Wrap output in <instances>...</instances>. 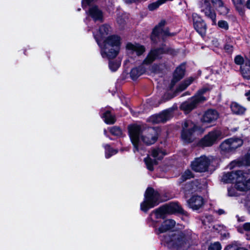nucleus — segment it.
Here are the masks:
<instances>
[{
  "instance_id": "f257e3e1",
  "label": "nucleus",
  "mask_w": 250,
  "mask_h": 250,
  "mask_svg": "<svg viewBox=\"0 0 250 250\" xmlns=\"http://www.w3.org/2000/svg\"><path fill=\"white\" fill-rule=\"evenodd\" d=\"M128 130L135 153L143 148L141 141L147 145H150L157 140L158 134L153 128L142 130L140 125H133L128 126Z\"/></svg>"
},
{
  "instance_id": "f03ea898",
  "label": "nucleus",
  "mask_w": 250,
  "mask_h": 250,
  "mask_svg": "<svg viewBox=\"0 0 250 250\" xmlns=\"http://www.w3.org/2000/svg\"><path fill=\"white\" fill-rule=\"evenodd\" d=\"M121 39L118 35H111L108 36L104 40V45L101 44V55L104 58L108 59L114 58L119 52Z\"/></svg>"
},
{
  "instance_id": "7ed1b4c3",
  "label": "nucleus",
  "mask_w": 250,
  "mask_h": 250,
  "mask_svg": "<svg viewBox=\"0 0 250 250\" xmlns=\"http://www.w3.org/2000/svg\"><path fill=\"white\" fill-rule=\"evenodd\" d=\"M164 242L169 248L176 250H187L189 245L187 237L182 232L174 233L170 237H165Z\"/></svg>"
},
{
  "instance_id": "20e7f679",
  "label": "nucleus",
  "mask_w": 250,
  "mask_h": 250,
  "mask_svg": "<svg viewBox=\"0 0 250 250\" xmlns=\"http://www.w3.org/2000/svg\"><path fill=\"white\" fill-rule=\"evenodd\" d=\"M160 194L153 188H148L145 194L144 201L141 204V209L146 212L149 208H152L160 203Z\"/></svg>"
},
{
  "instance_id": "39448f33",
  "label": "nucleus",
  "mask_w": 250,
  "mask_h": 250,
  "mask_svg": "<svg viewBox=\"0 0 250 250\" xmlns=\"http://www.w3.org/2000/svg\"><path fill=\"white\" fill-rule=\"evenodd\" d=\"M208 90L207 87L199 90L197 93L190 100L184 102L181 105V108L188 113L194 109L197 105L207 100V98L203 95Z\"/></svg>"
},
{
  "instance_id": "423d86ee",
  "label": "nucleus",
  "mask_w": 250,
  "mask_h": 250,
  "mask_svg": "<svg viewBox=\"0 0 250 250\" xmlns=\"http://www.w3.org/2000/svg\"><path fill=\"white\" fill-rule=\"evenodd\" d=\"M243 141L240 138L232 137L225 140L220 145L222 153H230L234 151L237 148L241 146Z\"/></svg>"
},
{
  "instance_id": "0eeeda50",
  "label": "nucleus",
  "mask_w": 250,
  "mask_h": 250,
  "mask_svg": "<svg viewBox=\"0 0 250 250\" xmlns=\"http://www.w3.org/2000/svg\"><path fill=\"white\" fill-rule=\"evenodd\" d=\"M182 127L181 137L183 140L186 143L193 141L194 134L197 129L196 125L191 121H186L183 125Z\"/></svg>"
},
{
  "instance_id": "6e6552de",
  "label": "nucleus",
  "mask_w": 250,
  "mask_h": 250,
  "mask_svg": "<svg viewBox=\"0 0 250 250\" xmlns=\"http://www.w3.org/2000/svg\"><path fill=\"white\" fill-rule=\"evenodd\" d=\"M213 158L212 157H206L202 156L199 158L195 159L191 163V167L192 169L199 172H203L208 170L210 164L212 162Z\"/></svg>"
},
{
  "instance_id": "1a4fd4ad",
  "label": "nucleus",
  "mask_w": 250,
  "mask_h": 250,
  "mask_svg": "<svg viewBox=\"0 0 250 250\" xmlns=\"http://www.w3.org/2000/svg\"><path fill=\"white\" fill-rule=\"evenodd\" d=\"M222 132L219 130H214L208 133L199 142V145L203 147L212 146L218 140L222 139Z\"/></svg>"
},
{
  "instance_id": "9d476101",
  "label": "nucleus",
  "mask_w": 250,
  "mask_h": 250,
  "mask_svg": "<svg viewBox=\"0 0 250 250\" xmlns=\"http://www.w3.org/2000/svg\"><path fill=\"white\" fill-rule=\"evenodd\" d=\"M165 155V153L159 148L152 149L151 156L153 157L154 159L149 156L144 159L147 168L150 171L153 170V166L158 164L157 160H161Z\"/></svg>"
},
{
  "instance_id": "9b49d317",
  "label": "nucleus",
  "mask_w": 250,
  "mask_h": 250,
  "mask_svg": "<svg viewBox=\"0 0 250 250\" xmlns=\"http://www.w3.org/2000/svg\"><path fill=\"white\" fill-rule=\"evenodd\" d=\"M206 187L207 183L205 180L201 181L197 180L186 183L183 188V190L185 194H188L202 189H205Z\"/></svg>"
},
{
  "instance_id": "f8f14e48",
  "label": "nucleus",
  "mask_w": 250,
  "mask_h": 250,
  "mask_svg": "<svg viewBox=\"0 0 250 250\" xmlns=\"http://www.w3.org/2000/svg\"><path fill=\"white\" fill-rule=\"evenodd\" d=\"M246 175L242 171H239V175L236 181V188L239 192H246L250 189V178L247 179Z\"/></svg>"
},
{
  "instance_id": "ddd939ff",
  "label": "nucleus",
  "mask_w": 250,
  "mask_h": 250,
  "mask_svg": "<svg viewBox=\"0 0 250 250\" xmlns=\"http://www.w3.org/2000/svg\"><path fill=\"white\" fill-rule=\"evenodd\" d=\"M166 24L165 21H162L157 26H155L153 30L151 39L154 42H156V38H163L165 36L171 35L167 29H164V25Z\"/></svg>"
},
{
  "instance_id": "4468645a",
  "label": "nucleus",
  "mask_w": 250,
  "mask_h": 250,
  "mask_svg": "<svg viewBox=\"0 0 250 250\" xmlns=\"http://www.w3.org/2000/svg\"><path fill=\"white\" fill-rule=\"evenodd\" d=\"M153 221V226L155 228V232L157 234H160L164 233L173 228L176 224V222L172 219H167L164 221L160 227L157 228L156 226V222Z\"/></svg>"
},
{
  "instance_id": "2eb2a0df",
  "label": "nucleus",
  "mask_w": 250,
  "mask_h": 250,
  "mask_svg": "<svg viewBox=\"0 0 250 250\" xmlns=\"http://www.w3.org/2000/svg\"><path fill=\"white\" fill-rule=\"evenodd\" d=\"M125 49L128 55H132L135 53L138 56L142 55L146 51V48L143 45L137 43H127Z\"/></svg>"
},
{
  "instance_id": "dca6fc26",
  "label": "nucleus",
  "mask_w": 250,
  "mask_h": 250,
  "mask_svg": "<svg viewBox=\"0 0 250 250\" xmlns=\"http://www.w3.org/2000/svg\"><path fill=\"white\" fill-rule=\"evenodd\" d=\"M112 32L110 26L104 24L101 26L96 34H94V37L99 46H101L100 42L103 40L107 35Z\"/></svg>"
},
{
  "instance_id": "f3484780",
  "label": "nucleus",
  "mask_w": 250,
  "mask_h": 250,
  "mask_svg": "<svg viewBox=\"0 0 250 250\" xmlns=\"http://www.w3.org/2000/svg\"><path fill=\"white\" fill-rule=\"evenodd\" d=\"M199 8L203 14L205 16H215L217 13L214 8L211 6L209 0H199Z\"/></svg>"
},
{
  "instance_id": "a211bd4d",
  "label": "nucleus",
  "mask_w": 250,
  "mask_h": 250,
  "mask_svg": "<svg viewBox=\"0 0 250 250\" xmlns=\"http://www.w3.org/2000/svg\"><path fill=\"white\" fill-rule=\"evenodd\" d=\"M205 204L204 199L201 196L194 195L188 201L189 207L193 210H198Z\"/></svg>"
},
{
  "instance_id": "6ab92c4d",
  "label": "nucleus",
  "mask_w": 250,
  "mask_h": 250,
  "mask_svg": "<svg viewBox=\"0 0 250 250\" xmlns=\"http://www.w3.org/2000/svg\"><path fill=\"white\" fill-rule=\"evenodd\" d=\"M172 116L171 111L169 110H167L158 115L152 116L151 117V120L153 123L156 124L164 123L169 120Z\"/></svg>"
},
{
  "instance_id": "aec40b11",
  "label": "nucleus",
  "mask_w": 250,
  "mask_h": 250,
  "mask_svg": "<svg viewBox=\"0 0 250 250\" xmlns=\"http://www.w3.org/2000/svg\"><path fill=\"white\" fill-rule=\"evenodd\" d=\"M219 114L217 111L213 109H208L204 114L202 121L204 123H212L217 120Z\"/></svg>"
},
{
  "instance_id": "412c9836",
  "label": "nucleus",
  "mask_w": 250,
  "mask_h": 250,
  "mask_svg": "<svg viewBox=\"0 0 250 250\" xmlns=\"http://www.w3.org/2000/svg\"><path fill=\"white\" fill-rule=\"evenodd\" d=\"M194 26L196 30L202 36L206 31V24L200 17H195L193 19Z\"/></svg>"
},
{
  "instance_id": "4be33fe9",
  "label": "nucleus",
  "mask_w": 250,
  "mask_h": 250,
  "mask_svg": "<svg viewBox=\"0 0 250 250\" xmlns=\"http://www.w3.org/2000/svg\"><path fill=\"white\" fill-rule=\"evenodd\" d=\"M211 2L216 10L218 11V14L226 15L229 13V8L224 5L222 0H211Z\"/></svg>"
},
{
  "instance_id": "5701e85b",
  "label": "nucleus",
  "mask_w": 250,
  "mask_h": 250,
  "mask_svg": "<svg viewBox=\"0 0 250 250\" xmlns=\"http://www.w3.org/2000/svg\"><path fill=\"white\" fill-rule=\"evenodd\" d=\"M163 52V50L160 49L151 50L143 61V64L148 65L151 63L157 57H158L159 54Z\"/></svg>"
},
{
  "instance_id": "b1692460",
  "label": "nucleus",
  "mask_w": 250,
  "mask_h": 250,
  "mask_svg": "<svg viewBox=\"0 0 250 250\" xmlns=\"http://www.w3.org/2000/svg\"><path fill=\"white\" fill-rule=\"evenodd\" d=\"M185 73V65H181L179 67H178L174 73L173 79L172 81V83L173 84H174L177 82L181 79L184 75Z\"/></svg>"
},
{
  "instance_id": "393cba45",
  "label": "nucleus",
  "mask_w": 250,
  "mask_h": 250,
  "mask_svg": "<svg viewBox=\"0 0 250 250\" xmlns=\"http://www.w3.org/2000/svg\"><path fill=\"white\" fill-rule=\"evenodd\" d=\"M240 171L235 172H228L223 176L222 180L225 183H231L236 181L237 176L239 175Z\"/></svg>"
},
{
  "instance_id": "a878e982",
  "label": "nucleus",
  "mask_w": 250,
  "mask_h": 250,
  "mask_svg": "<svg viewBox=\"0 0 250 250\" xmlns=\"http://www.w3.org/2000/svg\"><path fill=\"white\" fill-rule=\"evenodd\" d=\"M232 113L236 115H241L245 113L246 108L236 102H233L230 105Z\"/></svg>"
},
{
  "instance_id": "bb28decb",
  "label": "nucleus",
  "mask_w": 250,
  "mask_h": 250,
  "mask_svg": "<svg viewBox=\"0 0 250 250\" xmlns=\"http://www.w3.org/2000/svg\"><path fill=\"white\" fill-rule=\"evenodd\" d=\"M167 212L168 214H172L176 212H182V208L177 203H172L166 205Z\"/></svg>"
},
{
  "instance_id": "cd10ccee",
  "label": "nucleus",
  "mask_w": 250,
  "mask_h": 250,
  "mask_svg": "<svg viewBox=\"0 0 250 250\" xmlns=\"http://www.w3.org/2000/svg\"><path fill=\"white\" fill-rule=\"evenodd\" d=\"M167 213L165 206L159 208L158 209H155L150 214V216L152 218L153 215L155 216V219L163 218L164 217L165 215Z\"/></svg>"
},
{
  "instance_id": "c85d7f7f",
  "label": "nucleus",
  "mask_w": 250,
  "mask_h": 250,
  "mask_svg": "<svg viewBox=\"0 0 250 250\" xmlns=\"http://www.w3.org/2000/svg\"><path fill=\"white\" fill-rule=\"evenodd\" d=\"M145 71V69L142 66L133 68L130 72V76L133 80H136L139 76L143 74Z\"/></svg>"
},
{
  "instance_id": "c756f323",
  "label": "nucleus",
  "mask_w": 250,
  "mask_h": 250,
  "mask_svg": "<svg viewBox=\"0 0 250 250\" xmlns=\"http://www.w3.org/2000/svg\"><path fill=\"white\" fill-rule=\"evenodd\" d=\"M107 124H113L115 122V118L111 114L109 111H105L102 116Z\"/></svg>"
},
{
  "instance_id": "7c9ffc66",
  "label": "nucleus",
  "mask_w": 250,
  "mask_h": 250,
  "mask_svg": "<svg viewBox=\"0 0 250 250\" xmlns=\"http://www.w3.org/2000/svg\"><path fill=\"white\" fill-rule=\"evenodd\" d=\"M241 73L244 78L250 79V66L245 64L241 66Z\"/></svg>"
},
{
  "instance_id": "2f4dec72",
  "label": "nucleus",
  "mask_w": 250,
  "mask_h": 250,
  "mask_svg": "<svg viewBox=\"0 0 250 250\" xmlns=\"http://www.w3.org/2000/svg\"><path fill=\"white\" fill-rule=\"evenodd\" d=\"M193 78H189L182 83L177 88L176 92H181L185 90L193 81Z\"/></svg>"
},
{
  "instance_id": "473e14b6",
  "label": "nucleus",
  "mask_w": 250,
  "mask_h": 250,
  "mask_svg": "<svg viewBox=\"0 0 250 250\" xmlns=\"http://www.w3.org/2000/svg\"><path fill=\"white\" fill-rule=\"evenodd\" d=\"M90 16H102L103 14L101 10L97 6H92L89 9Z\"/></svg>"
},
{
  "instance_id": "72a5a7b5",
  "label": "nucleus",
  "mask_w": 250,
  "mask_h": 250,
  "mask_svg": "<svg viewBox=\"0 0 250 250\" xmlns=\"http://www.w3.org/2000/svg\"><path fill=\"white\" fill-rule=\"evenodd\" d=\"M104 147L105 149V157L106 158H109L112 155L116 154L117 152V150L111 148L108 145L105 146Z\"/></svg>"
},
{
  "instance_id": "f704fd0d",
  "label": "nucleus",
  "mask_w": 250,
  "mask_h": 250,
  "mask_svg": "<svg viewBox=\"0 0 250 250\" xmlns=\"http://www.w3.org/2000/svg\"><path fill=\"white\" fill-rule=\"evenodd\" d=\"M110 133L116 136H121L122 135V131L120 128L117 126H113L110 128Z\"/></svg>"
},
{
  "instance_id": "c9c22d12",
  "label": "nucleus",
  "mask_w": 250,
  "mask_h": 250,
  "mask_svg": "<svg viewBox=\"0 0 250 250\" xmlns=\"http://www.w3.org/2000/svg\"><path fill=\"white\" fill-rule=\"evenodd\" d=\"M120 63L117 61H110L109 62V67L112 71H115L119 67Z\"/></svg>"
},
{
  "instance_id": "e433bc0d",
  "label": "nucleus",
  "mask_w": 250,
  "mask_h": 250,
  "mask_svg": "<svg viewBox=\"0 0 250 250\" xmlns=\"http://www.w3.org/2000/svg\"><path fill=\"white\" fill-rule=\"evenodd\" d=\"M239 191L237 190V189L235 188H228V195L229 196H237L241 194L240 193H239Z\"/></svg>"
},
{
  "instance_id": "4c0bfd02",
  "label": "nucleus",
  "mask_w": 250,
  "mask_h": 250,
  "mask_svg": "<svg viewBox=\"0 0 250 250\" xmlns=\"http://www.w3.org/2000/svg\"><path fill=\"white\" fill-rule=\"evenodd\" d=\"M193 177V174L191 171L187 170L182 175L181 178L182 180L184 181L187 179H189Z\"/></svg>"
},
{
  "instance_id": "58836bf2",
  "label": "nucleus",
  "mask_w": 250,
  "mask_h": 250,
  "mask_svg": "<svg viewBox=\"0 0 250 250\" xmlns=\"http://www.w3.org/2000/svg\"><path fill=\"white\" fill-rule=\"evenodd\" d=\"M221 248L220 244L217 242L211 244L208 248V250H221Z\"/></svg>"
},
{
  "instance_id": "ea45409f",
  "label": "nucleus",
  "mask_w": 250,
  "mask_h": 250,
  "mask_svg": "<svg viewBox=\"0 0 250 250\" xmlns=\"http://www.w3.org/2000/svg\"><path fill=\"white\" fill-rule=\"evenodd\" d=\"M218 26L225 30H227L229 28V25L227 21H220L218 23Z\"/></svg>"
},
{
  "instance_id": "a19ab883",
  "label": "nucleus",
  "mask_w": 250,
  "mask_h": 250,
  "mask_svg": "<svg viewBox=\"0 0 250 250\" xmlns=\"http://www.w3.org/2000/svg\"><path fill=\"white\" fill-rule=\"evenodd\" d=\"M225 250H248L244 248H239L236 245H229Z\"/></svg>"
},
{
  "instance_id": "79ce46f5",
  "label": "nucleus",
  "mask_w": 250,
  "mask_h": 250,
  "mask_svg": "<svg viewBox=\"0 0 250 250\" xmlns=\"http://www.w3.org/2000/svg\"><path fill=\"white\" fill-rule=\"evenodd\" d=\"M234 4L235 5L236 9L238 10L239 8H241V6L243 5L244 0H232Z\"/></svg>"
},
{
  "instance_id": "37998d69",
  "label": "nucleus",
  "mask_w": 250,
  "mask_h": 250,
  "mask_svg": "<svg viewBox=\"0 0 250 250\" xmlns=\"http://www.w3.org/2000/svg\"><path fill=\"white\" fill-rule=\"evenodd\" d=\"M234 62L236 64L238 65H241L244 62V59L243 57L240 56H237L234 59Z\"/></svg>"
},
{
  "instance_id": "c03bdc74",
  "label": "nucleus",
  "mask_w": 250,
  "mask_h": 250,
  "mask_svg": "<svg viewBox=\"0 0 250 250\" xmlns=\"http://www.w3.org/2000/svg\"><path fill=\"white\" fill-rule=\"evenodd\" d=\"M90 21L91 22H97L98 21L102 22L103 21V17H90Z\"/></svg>"
},
{
  "instance_id": "a18cd8bd",
  "label": "nucleus",
  "mask_w": 250,
  "mask_h": 250,
  "mask_svg": "<svg viewBox=\"0 0 250 250\" xmlns=\"http://www.w3.org/2000/svg\"><path fill=\"white\" fill-rule=\"evenodd\" d=\"M224 48L228 52L231 53L233 50V46L231 44H226Z\"/></svg>"
},
{
  "instance_id": "49530a36",
  "label": "nucleus",
  "mask_w": 250,
  "mask_h": 250,
  "mask_svg": "<svg viewBox=\"0 0 250 250\" xmlns=\"http://www.w3.org/2000/svg\"><path fill=\"white\" fill-rule=\"evenodd\" d=\"M93 0H83L82 6L84 8L86 5L90 4Z\"/></svg>"
},
{
  "instance_id": "de8ad7c7",
  "label": "nucleus",
  "mask_w": 250,
  "mask_h": 250,
  "mask_svg": "<svg viewBox=\"0 0 250 250\" xmlns=\"http://www.w3.org/2000/svg\"><path fill=\"white\" fill-rule=\"evenodd\" d=\"M243 228L246 231H250V223H246L243 225Z\"/></svg>"
},
{
  "instance_id": "09e8293b",
  "label": "nucleus",
  "mask_w": 250,
  "mask_h": 250,
  "mask_svg": "<svg viewBox=\"0 0 250 250\" xmlns=\"http://www.w3.org/2000/svg\"><path fill=\"white\" fill-rule=\"evenodd\" d=\"M212 44L216 47H218L219 45V42L217 40H214L212 41Z\"/></svg>"
},
{
  "instance_id": "8fccbe9b",
  "label": "nucleus",
  "mask_w": 250,
  "mask_h": 250,
  "mask_svg": "<svg viewBox=\"0 0 250 250\" xmlns=\"http://www.w3.org/2000/svg\"><path fill=\"white\" fill-rule=\"evenodd\" d=\"M245 96L247 97V99L250 101V90L245 93Z\"/></svg>"
},
{
  "instance_id": "3c124183",
  "label": "nucleus",
  "mask_w": 250,
  "mask_h": 250,
  "mask_svg": "<svg viewBox=\"0 0 250 250\" xmlns=\"http://www.w3.org/2000/svg\"><path fill=\"white\" fill-rule=\"evenodd\" d=\"M166 97V100H169V99H170L171 98H172V96H171V95H169V94H167L165 95L164 96V97Z\"/></svg>"
},
{
  "instance_id": "603ef678",
  "label": "nucleus",
  "mask_w": 250,
  "mask_h": 250,
  "mask_svg": "<svg viewBox=\"0 0 250 250\" xmlns=\"http://www.w3.org/2000/svg\"><path fill=\"white\" fill-rule=\"evenodd\" d=\"M217 212L219 215H221L224 214L225 213V211L224 210L220 209L217 211Z\"/></svg>"
},
{
  "instance_id": "864d4df0",
  "label": "nucleus",
  "mask_w": 250,
  "mask_h": 250,
  "mask_svg": "<svg viewBox=\"0 0 250 250\" xmlns=\"http://www.w3.org/2000/svg\"><path fill=\"white\" fill-rule=\"evenodd\" d=\"M247 7L250 9V0H249L247 2Z\"/></svg>"
},
{
  "instance_id": "5fc2aeb1",
  "label": "nucleus",
  "mask_w": 250,
  "mask_h": 250,
  "mask_svg": "<svg viewBox=\"0 0 250 250\" xmlns=\"http://www.w3.org/2000/svg\"><path fill=\"white\" fill-rule=\"evenodd\" d=\"M129 62H131V61H130L128 59H126V60L125 61L124 63L125 64H127V63Z\"/></svg>"
},
{
  "instance_id": "6e6d98bb",
  "label": "nucleus",
  "mask_w": 250,
  "mask_h": 250,
  "mask_svg": "<svg viewBox=\"0 0 250 250\" xmlns=\"http://www.w3.org/2000/svg\"><path fill=\"white\" fill-rule=\"evenodd\" d=\"M104 134L106 136L107 135V131L105 129L104 130Z\"/></svg>"
},
{
  "instance_id": "4d7b16f0",
  "label": "nucleus",
  "mask_w": 250,
  "mask_h": 250,
  "mask_svg": "<svg viewBox=\"0 0 250 250\" xmlns=\"http://www.w3.org/2000/svg\"><path fill=\"white\" fill-rule=\"evenodd\" d=\"M126 2H127V3L131 2V1H129V0H126Z\"/></svg>"
},
{
  "instance_id": "13d9d810",
  "label": "nucleus",
  "mask_w": 250,
  "mask_h": 250,
  "mask_svg": "<svg viewBox=\"0 0 250 250\" xmlns=\"http://www.w3.org/2000/svg\"><path fill=\"white\" fill-rule=\"evenodd\" d=\"M240 14H243V12L242 11H241V12H240L239 13Z\"/></svg>"
},
{
  "instance_id": "bf43d9fd",
  "label": "nucleus",
  "mask_w": 250,
  "mask_h": 250,
  "mask_svg": "<svg viewBox=\"0 0 250 250\" xmlns=\"http://www.w3.org/2000/svg\"><path fill=\"white\" fill-rule=\"evenodd\" d=\"M233 163H232L230 166V168H232L231 165H233Z\"/></svg>"
},
{
  "instance_id": "052dcab7",
  "label": "nucleus",
  "mask_w": 250,
  "mask_h": 250,
  "mask_svg": "<svg viewBox=\"0 0 250 250\" xmlns=\"http://www.w3.org/2000/svg\"><path fill=\"white\" fill-rule=\"evenodd\" d=\"M157 71V69H155L154 70V71H155V72H156Z\"/></svg>"
},
{
  "instance_id": "680f3d73",
  "label": "nucleus",
  "mask_w": 250,
  "mask_h": 250,
  "mask_svg": "<svg viewBox=\"0 0 250 250\" xmlns=\"http://www.w3.org/2000/svg\"><path fill=\"white\" fill-rule=\"evenodd\" d=\"M229 40L230 41V40H231V39H230V38H229Z\"/></svg>"
},
{
  "instance_id": "e2e57ef3",
  "label": "nucleus",
  "mask_w": 250,
  "mask_h": 250,
  "mask_svg": "<svg viewBox=\"0 0 250 250\" xmlns=\"http://www.w3.org/2000/svg\"><path fill=\"white\" fill-rule=\"evenodd\" d=\"M249 211H250V208H249Z\"/></svg>"
}]
</instances>
